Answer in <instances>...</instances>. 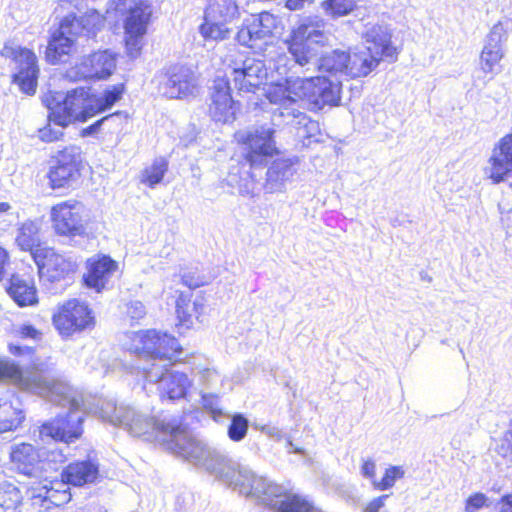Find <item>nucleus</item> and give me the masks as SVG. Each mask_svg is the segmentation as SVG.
Listing matches in <instances>:
<instances>
[{
  "mask_svg": "<svg viewBox=\"0 0 512 512\" xmlns=\"http://www.w3.org/2000/svg\"><path fill=\"white\" fill-rule=\"evenodd\" d=\"M182 283L190 289L198 288L206 283L197 270L183 271L181 274Z\"/></svg>",
  "mask_w": 512,
  "mask_h": 512,
  "instance_id": "de8ad7c7",
  "label": "nucleus"
},
{
  "mask_svg": "<svg viewBox=\"0 0 512 512\" xmlns=\"http://www.w3.org/2000/svg\"><path fill=\"white\" fill-rule=\"evenodd\" d=\"M227 419H230V423L227 429V435L229 439L234 442L242 441L246 437L248 432V419L241 413H236L231 417L228 416Z\"/></svg>",
  "mask_w": 512,
  "mask_h": 512,
  "instance_id": "a19ab883",
  "label": "nucleus"
},
{
  "mask_svg": "<svg viewBox=\"0 0 512 512\" xmlns=\"http://www.w3.org/2000/svg\"><path fill=\"white\" fill-rule=\"evenodd\" d=\"M77 37L79 35L74 34L69 21L64 18L51 35L46 49V60L52 65L61 62L64 56L72 52Z\"/></svg>",
  "mask_w": 512,
  "mask_h": 512,
  "instance_id": "412c9836",
  "label": "nucleus"
},
{
  "mask_svg": "<svg viewBox=\"0 0 512 512\" xmlns=\"http://www.w3.org/2000/svg\"><path fill=\"white\" fill-rule=\"evenodd\" d=\"M277 18L269 13L262 12L244 19L237 32L236 39L239 44L247 46L256 51H263L264 47L270 45L275 36Z\"/></svg>",
  "mask_w": 512,
  "mask_h": 512,
  "instance_id": "9d476101",
  "label": "nucleus"
},
{
  "mask_svg": "<svg viewBox=\"0 0 512 512\" xmlns=\"http://www.w3.org/2000/svg\"><path fill=\"white\" fill-rule=\"evenodd\" d=\"M165 443L173 453L203 467L239 494L262 497L264 488L274 495L281 493V488L268 485L247 467L240 466L216 449L196 439L182 427L178 418H176V428L170 431Z\"/></svg>",
  "mask_w": 512,
  "mask_h": 512,
  "instance_id": "f03ea898",
  "label": "nucleus"
},
{
  "mask_svg": "<svg viewBox=\"0 0 512 512\" xmlns=\"http://www.w3.org/2000/svg\"><path fill=\"white\" fill-rule=\"evenodd\" d=\"M314 0H287L286 7L289 10H299L304 7L305 3H313Z\"/></svg>",
  "mask_w": 512,
  "mask_h": 512,
  "instance_id": "0e129e2a",
  "label": "nucleus"
},
{
  "mask_svg": "<svg viewBox=\"0 0 512 512\" xmlns=\"http://www.w3.org/2000/svg\"><path fill=\"white\" fill-rule=\"evenodd\" d=\"M0 54L14 61L16 72L13 81L19 85L20 90L27 95L35 94L39 75L35 53L28 48L5 43Z\"/></svg>",
  "mask_w": 512,
  "mask_h": 512,
  "instance_id": "1a4fd4ad",
  "label": "nucleus"
},
{
  "mask_svg": "<svg viewBox=\"0 0 512 512\" xmlns=\"http://www.w3.org/2000/svg\"><path fill=\"white\" fill-rule=\"evenodd\" d=\"M388 498L389 495L386 494L372 499L362 512H383L382 509L385 507V502Z\"/></svg>",
  "mask_w": 512,
  "mask_h": 512,
  "instance_id": "864d4df0",
  "label": "nucleus"
},
{
  "mask_svg": "<svg viewBox=\"0 0 512 512\" xmlns=\"http://www.w3.org/2000/svg\"><path fill=\"white\" fill-rule=\"evenodd\" d=\"M280 115L285 118L287 125L296 129L298 138L311 139L319 134L320 129L318 122L311 120L305 113L297 109L280 112Z\"/></svg>",
  "mask_w": 512,
  "mask_h": 512,
  "instance_id": "7c9ffc66",
  "label": "nucleus"
},
{
  "mask_svg": "<svg viewBox=\"0 0 512 512\" xmlns=\"http://www.w3.org/2000/svg\"><path fill=\"white\" fill-rule=\"evenodd\" d=\"M362 38L369 50L379 62L387 60L395 62L399 51L392 43V33L388 26L382 24H367L362 32Z\"/></svg>",
  "mask_w": 512,
  "mask_h": 512,
  "instance_id": "dca6fc26",
  "label": "nucleus"
},
{
  "mask_svg": "<svg viewBox=\"0 0 512 512\" xmlns=\"http://www.w3.org/2000/svg\"><path fill=\"white\" fill-rule=\"evenodd\" d=\"M202 404L207 410H210L215 421L221 422L222 418H228L219 407V399L214 394L202 393Z\"/></svg>",
  "mask_w": 512,
  "mask_h": 512,
  "instance_id": "49530a36",
  "label": "nucleus"
},
{
  "mask_svg": "<svg viewBox=\"0 0 512 512\" xmlns=\"http://www.w3.org/2000/svg\"><path fill=\"white\" fill-rule=\"evenodd\" d=\"M126 308V313L132 320H140L146 315V308L141 301H130Z\"/></svg>",
  "mask_w": 512,
  "mask_h": 512,
  "instance_id": "8fccbe9b",
  "label": "nucleus"
},
{
  "mask_svg": "<svg viewBox=\"0 0 512 512\" xmlns=\"http://www.w3.org/2000/svg\"><path fill=\"white\" fill-rule=\"evenodd\" d=\"M151 16L148 5L131 8L125 20L126 47L131 56H136L140 50V42L145 35Z\"/></svg>",
  "mask_w": 512,
  "mask_h": 512,
  "instance_id": "6ab92c4d",
  "label": "nucleus"
},
{
  "mask_svg": "<svg viewBox=\"0 0 512 512\" xmlns=\"http://www.w3.org/2000/svg\"><path fill=\"white\" fill-rule=\"evenodd\" d=\"M43 103L49 110V119L60 127L72 122H85L96 115L93 97H89V89L79 87L62 93H49L43 97Z\"/></svg>",
  "mask_w": 512,
  "mask_h": 512,
  "instance_id": "0eeeda50",
  "label": "nucleus"
},
{
  "mask_svg": "<svg viewBox=\"0 0 512 512\" xmlns=\"http://www.w3.org/2000/svg\"><path fill=\"white\" fill-rule=\"evenodd\" d=\"M262 431L268 435L269 437H272V438H277L279 439L282 435V431L277 428V427H273V426H264L262 428Z\"/></svg>",
  "mask_w": 512,
  "mask_h": 512,
  "instance_id": "338daca9",
  "label": "nucleus"
},
{
  "mask_svg": "<svg viewBox=\"0 0 512 512\" xmlns=\"http://www.w3.org/2000/svg\"><path fill=\"white\" fill-rule=\"evenodd\" d=\"M503 222H507V227L512 228V209L508 211L506 217L502 218Z\"/></svg>",
  "mask_w": 512,
  "mask_h": 512,
  "instance_id": "774afa93",
  "label": "nucleus"
},
{
  "mask_svg": "<svg viewBox=\"0 0 512 512\" xmlns=\"http://www.w3.org/2000/svg\"><path fill=\"white\" fill-rule=\"evenodd\" d=\"M93 317L88 306L78 300H69L53 316V324L63 337L86 329Z\"/></svg>",
  "mask_w": 512,
  "mask_h": 512,
  "instance_id": "2eb2a0df",
  "label": "nucleus"
},
{
  "mask_svg": "<svg viewBox=\"0 0 512 512\" xmlns=\"http://www.w3.org/2000/svg\"><path fill=\"white\" fill-rule=\"evenodd\" d=\"M65 20L69 21L74 34L79 36H94L104 25V17L96 10L88 11L80 17L70 14L65 17Z\"/></svg>",
  "mask_w": 512,
  "mask_h": 512,
  "instance_id": "c756f323",
  "label": "nucleus"
},
{
  "mask_svg": "<svg viewBox=\"0 0 512 512\" xmlns=\"http://www.w3.org/2000/svg\"><path fill=\"white\" fill-rule=\"evenodd\" d=\"M167 170V162H153L142 171L140 180L142 183L153 188L162 181Z\"/></svg>",
  "mask_w": 512,
  "mask_h": 512,
  "instance_id": "79ce46f5",
  "label": "nucleus"
},
{
  "mask_svg": "<svg viewBox=\"0 0 512 512\" xmlns=\"http://www.w3.org/2000/svg\"><path fill=\"white\" fill-rule=\"evenodd\" d=\"M99 417L115 426H121L134 437L147 441L165 442L170 431L176 428V417H151L129 406H117L112 400H103L98 410Z\"/></svg>",
  "mask_w": 512,
  "mask_h": 512,
  "instance_id": "39448f33",
  "label": "nucleus"
},
{
  "mask_svg": "<svg viewBox=\"0 0 512 512\" xmlns=\"http://www.w3.org/2000/svg\"><path fill=\"white\" fill-rule=\"evenodd\" d=\"M347 52H349V60L347 59L349 77H365L376 69L380 63L366 48L361 50H348Z\"/></svg>",
  "mask_w": 512,
  "mask_h": 512,
  "instance_id": "cd10ccee",
  "label": "nucleus"
},
{
  "mask_svg": "<svg viewBox=\"0 0 512 512\" xmlns=\"http://www.w3.org/2000/svg\"><path fill=\"white\" fill-rule=\"evenodd\" d=\"M198 31L206 41H223L230 37L231 30L226 26V22L221 19L208 15L204 11L203 22Z\"/></svg>",
  "mask_w": 512,
  "mask_h": 512,
  "instance_id": "473e14b6",
  "label": "nucleus"
},
{
  "mask_svg": "<svg viewBox=\"0 0 512 512\" xmlns=\"http://www.w3.org/2000/svg\"><path fill=\"white\" fill-rule=\"evenodd\" d=\"M138 342L140 345L135 346L137 353L152 361L149 367H143L145 379L158 384L162 398H184L191 381L184 372L169 369L179 361L178 355L182 352L178 340L167 333L148 330L138 335Z\"/></svg>",
  "mask_w": 512,
  "mask_h": 512,
  "instance_id": "7ed1b4c3",
  "label": "nucleus"
},
{
  "mask_svg": "<svg viewBox=\"0 0 512 512\" xmlns=\"http://www.w3.org/2000/svg\"><path fill=\"white\" fill-rule=\"evenodd\" d=\"M197 136L195 125H188L180 135V141L184 146L191 144Z\"/></svg>",
  "mask_w": 512,
  "mask_h": 512,
  "instance_id": "13d9d810",
  "label": "nucleus"
},
{
  "mask_svg": "<svg viewBox=\"0 0 512 512\" xmlns=\"http://www.w3.org/2000/svg\"><path fill=\"white\" fill-rule=\"evenodd\" d=\"M0 371L8 376L22 390L39 395L62 407H68L65 416L41 426L40 435L57 441L71 443L82 435L84 412L80 409V400L71 396L69 386L60 379L54 364L39 363L31 370L23 371L13 363L0 362Z\"/></svg>",
  "mask_w": 512,
  "mask_h": 512,
  "instance_id": "f257e3e1",
  "label": "nucleus"
},
{
  "mask_svg": "<svg viewBox=\"0 0 512 512\" xmlns=\"http://www.w3.org/2000/svg\"><path fill=\"white\" fill-rule=\"evenodd\" d=\"M347 59L349 60V52L338 49L326 55L321 54L316 69L335 76H348Z\"/></svg>",
  "mask_w": 512,
  "mask_h": 512,
  "instance_id": "2f4dec72",
  "label": "nucleus"
},
{
  "mask_svg": "<svg viewBox=\"0 0 512 512\" xmlns=\"http://www.w3.org/2000/svg\"><path fill=\"white\" fill-rule=\"evenodd\" d=\"M314 89L311 90L308 108L321 110L325 106H336L340 101V83L334 82L324 76L313 78Z\"/></svg>",
  "mask_w": 512,
  "mask_h": 512,
  "instance_id": "393cba45",
  "label": "nucleus"
},
{
  "mask_svg": "<svg viewBox=\"0 0 512 512\" xmlns=\"http://www.w3.org/2000/svg\"><path fill=\"white\" fill-rule=\"evenodd\" d=\"M7 292L20 307L37 303V291L31 279L13 275L9 281Z\"/></svg>",
  "mask_w": 512,
  "mask_h": 512,
  "instance_id": "c85d7f7f",
  "label": "nucleus"
},
{
  "mask_svg": "<svg viewBox=\"0 0 512 512\" xmlns=\"http://www.w3.org/2000/svg\"><path fill=\"white\" fill-rule=\"evenodd\" d=\"M314 77L291 78L286 80L285 85H276L268 91V98L271 103L279 104L281 112L291 111L292 104L301 103L308 107L311 90L314 89Z\"/></svg>",
  "mask_w": 512,
  "mask_h": 512,
  "instance_id": "4468645a",
  "label": "nucleus"
},
{
  "mask_svg": "<svg viewBox=\"0 0 512 512\" xmlns=\"http://www.w3.org/2000/svg\"><path fill=\"white\" fill-rule=\"evenodd\" d=\"M51 221L59 236L76 237L86 233V216L82 203L64 201L51 208Z\"/></svg>",
  "mask_w": 512,
  "mask_h": 512,
  "instance_id": "ddd939ff",
  "label": "nucleus"
},
{
  "mask_svg": "<svg viewBox=\"0 0 512 512\" xmlns=\"http://www.w3.org/2000/svg\"><path fill=\"white\" fill-rule=\"evenodd\" d=\"M123 92V84H117L106 89L102 96L93 97L96 114L111 108L117 101L121 99Z\"/></svg>",
  "mask_w": 512,
  "mask_h": 512,
  "instance_id": "58836bf2",
  "label": "nucleus"
},
{
  "mask_svg": "<svg viewBox=\"0 0 512 512\" xmlns=\"http://www.w3.org/2000/svg\"><path fill=\"white\" fill-rule=\"evenodd\" d=\"M81 150L78 147L67 148L63 151L62 157L64 160H76V158L80 157Z\"/></svg>",
  "mask_w": 512,
  "mask_h": 512,
  "instance_id": "680f3d73",
  "label": "nucleus"
},
{
  "mask_svg": "<svg viewBox=\"0 0 512 512\" xmlns=\"http://www.w3.org/2000/svg\"><path fill=\"white\" fill-rule=\"evenodd\" d=\"M404 471L401 467L392 466L386 469V472L380 481L373 480V487L376 490H387L394 486L395 482L402 478Z\"/></svg>",
  "mask_w": 512,
  "mask_h": 512,
  "instance_id": "c03bdc74",
  "label": "nucleus"
},
{
  "mask_svg": "<svg viewBox=\"0 0 512 512\" xmlns=\"http://www.w3.org/2000/svg\"><path fill=\"white\" fill-rule=\"evenodd\" d=\"M507 39V32L501 22L495 24L487 36L484 47L490 49H503V43Z\"/></svg>",
  "mask_w": 512,
  "mask_h": 512,
  "instance_id": "a18cd8bd",
  "label": "nucleus"
},
{
  "mask_svg": "<svg viewBox=\"0 0 512 512\" xmlns=\"http://www.w3.org/2000/svg\"><path fill=\"white\" fill-rule=\"evenodd\" d=\"M99 475V464L89 458L83 461H76L67 465L61 472L62 484H69L81 487L94 483Z\"/></svg>",
  "mask_w": 512,
  "mask_h": 512,
  "instance_id": "b1692460",
  "label": "nucleus"
},
{
  "mask_svg": "<svg viewBox=\"0 0 512 512\" xmlns=\"http://www.w3.org/2000/svg\"><path fill=\"white\" fill-rule=\"evenodd\" d=\"M375 471H376V464L373 460L368 459V460L363 461V464L361 466V475L364 478L369 479L373 483V480H376L375 479Z\"/></svg>",
  "mask_w": 512,
  "mask_h": 512,
  "instance_id": "5fc2aeb1",
  "label": "nucleus"
},
{
  "mask_svg": "<svg viewBox=\"0 0 512 512\" xmlns=\"http://www.w3.org/2000/svg\"><path fill=\"white\" fill-rule=\"evenodd\" d=\"M116 67V58L108 50L98 51L82 58L81 62L73 68L69 75L79 79H105L109 77Z\"/></svg>",
  "mask_w": 512,
  "mask_h": 512,
  "instance_id": "f3484780",
  "label": "nucleus"
},
{
  "mask_svg": "<svg viewBox=\"0 0 512 512\" xmlns=\"http://www.w3.org/2000/svg\"><path fill=\"white\" fill-rule=\"evenodd\" d=\"M9 351L11 354H13L15 356H21V355H25V354L31 355L34 352L32 347L22 346L20 344H10Z\"/></svg>",
  "mask_w": 512,
  "mask_h": 512,
  "instance_id": "052dcab7",
  "label": "nucleus"
},
{
  "mask_svg": "<svg viewBox=\"0 0 512 512\" xmlns=\"http://www.w3.org/2000/svg\"><path fill=\"white\" fill-rule=\"evenodd\" d=\"M83 162H57L48 173L49 185L52 189L69 188L81 176Z\"/></svg>",
  "mask_w": 512,
  "mask_h": 512,
  "instance_id": "a878e982",
  "label": "nucleus"
},
{
  "mask_svg": "<svg viewBox=\"0 0 512 512\" xmlns=\"http://www.w3.org/2000/svg\"><path fill=\"white\" fill-rule=\"evenodd\" d=\"M358 0H325L321 7L325 14L332 18H339L350 14L356 7Z\"/></svg>",
  "mask_w": 512,
  "mask_h": 512,
  "instance_id": "ea45409f",
  "label": "nucleus"
},
{
  "mask_svg": "<svg viewBox=\"0 0 512 512\" xmlns=\"http://www.w3.org/2000/svg\"><path fill=\"white\" fill-rule=\"evenodd\" d=\"M40 224L37 221L27 220L18 229V235L16 237V244L23 251H30L33 256V252L39 247Z\"/></svg>",
  "mask_w": 512,
  "mask_h": 512,
  "instance_id": "72a5a7b5",
  "label": "nucleus"
},
{
  "mask_svg": "<svg viewBox=\"0 0 512 512\" xmlns=\"http://www.w3.org/2000/svg\"><path fill=\"white\" fill-rule=\"evenodd\" d=\"M201 379L209 385L210 382L218 380V374L214 370L204 369L201 372Z\"/></svg>",
  "mask_w": 512,
  "mask_h": 512,
  "instance_id": "69168bd1",
  "label": "nucleus"
},
{
  "mask_svg": "<svg viewBox=\"0 0 512 512\" xmlns=\"http://www.w3.org/2000/svg\"><path fill=\"white\" fill-rule=\"evenodd\" d=\"M164 94L169 98H186L197 90L196 77L193 71L184 66H175L169 69L164 84Z\"/></svg>",
  "mask_w": 512,
  "mask_h": 512,
  "instance_id": "aec40b11",
  "label": "nucleus"
},
{
  "mask_svg": "<svg viewBox=\"0 0 512 512\" xmlns=\"http://www.w3.org/2000/svg\"><path fill=\"white\" fill-rule=\"evenodd\" d=\"M499 150V155L504 156V160H512V133L503 137L494 151Z\"/></svg>",
  "mask_w": 512,
  "mask_h": 512,
  "instance_id": "3c124183",
  "label": "nucleus"
},
{
  "mask_svg": "<svg viewBox=\"0 0 512 512\" xmlns=\"http://www.w3.org/2000/svg\"><path fill=\"white\" fill-rule=\"evenodd\" d=\"M23 496L12 483L0 484V512H22Z\"/></svg>",
  "mask_w": 512,
  "mask_h": 512,
  "instance_id": "f704fd0d",
  "label": "nucleus"
},
{
  "mask_svg": "<svg viewBox=\"0 0 512 512\" xmlns=\"http://www.w3.org/2000/svg\"><path fill=\"white\" fill-rule=\"evenodd\" d=\"M10 460L18 472L27 476H37L44 469L38 450L28 443L12 446Z\"/></svg>",
  "mask_w": 512,
  "mask_h": 512,
  "instance_id": "5701e85b",
  "label": "nucleus"
},
{
  "mask_svg": "<svg viewBox=\"0 0 512 512\" xmlns=\"http://www.w3.org/2000/svg\"><path fill=\"white\" fill-rule=\"evenodd\" d=\"M117 268V262L110 256L98 255L92 257L87 261L88 272L84 275V282L87 287L100 292Z\"/></svg>",
  "mask_w": 512,
  "mask_h": 512,
  "instance_id": "4be33fe9",
  "label": "nucleus"
},
{
  "mask_svg": "<svg viewBox=\"0 0 512 512\" xmlns=\"http://www.w3.org/2000/svg\"><path fill=\"white\" fill-rule=\"evenodd\" d=\"M23 419L24 414L21 408L7 401L0 403V432L18 428Z\"/></svg>",
  "mask_w": 512,
  "mask_h": 512,
  "instance_id": "c9c22d12",
  "label": "nucleus"
},
{
  "mask_svg": "<svg viewBox=\"0 0 512 512\" xmlns=\"http://www.w3.org/2000/svg\"><path fill=\"white\" fill-rule=\"evenodd\" d=\"M325 22L320 18H306L293 30L286 41L287 52L295 64L306 67L307 71L316 70L321 48L328 42Z\"/></svg>",
  "mask_w": 512,
  "mask_h": 512,
  "instance_id": "423d86ee",
  "label": "nucleus"
},
{
  "mask_svg": "<svg viewBox=\"0 0 512 512\" xmlns=\"http://www.w3.org/2000/svg\"><path fill=\"white\" fill-rule=\"evenodd\" d=\"M488 498L483 493H475L466 500L465 512H477L483 508Z\"/></svg>",
  "mask_w": 512,
  "mask_h": 512,
  "instance_id": "09e8293b",
  "label": "nucleus"
},
{
  "mask_svg": "<svg viewBox=\"0 0 512 512\" xmlns=\"http://www.w3.org/2000/svg\"><path fill=\"white\" fill-rule=\"evenodd\" d=\"M17 333L22 339L40 340L42 336V333L31 324L21 325Z\"/></svg>",
  "mask_w": 512,
  "mask_h": 512,
  "instance_id": "603ef678",
  "label": "nucleus"
},
{
  "mask_svg": "<svg viewBox=\"0 0 512 512\" xmlns=\"http://www.w3.org/2000/svg\"><path fill=\"white\" fill-rule=\"evenodd\" d=\"M503 56V49H490L484 47L480 56L481 70L486 74H498L501 70L500 61Z\"/></svg>",
  "mask_w": 512,
  "mask_h": 512,
  "instance_id": "4c0bfd02",
  "label": "nucleus"
},
{
  "mask_svg": "<svg viewBox=\"0 0 512 512\" xmlns=\"http://www.w3.org/2000/svg\"><path fill=\"white\" fill-rule=\"evenodd\" d=\"M47 498H49L56 505L62 504L70 499V494L66 491L59 492L55 489H50L47 491Z\"/></svg>",
  "mask_w": 512,
  "mask_h": 512,
  "instance_id": "bf43d9fd",
  "label": "nucleus"
},
{
  "mask_svg": "<svg viewBox=\"0 0 512 512\" xmlns=\"http://www.w3.org/2000/svg\"><path fill=\"white\" fill-rule=\"evenodd\" d=\"M9 261V254L8 252L0 247V281L3 279L5 274V266Z\"/></svg>",
  "mask_w": 512,
  "mask_h": 512,
  "instance_id": "e2e57ef3",
  "label": "nucleus"
},
{
  "mask_svg": "<svg viewBox=\"0 0 512 512\" xmlns=\"http://www.w3.org/2000/svg\"><path fill=\"white\" fill-rule=\"evenodd\" d=\"M62 135V131L54 130L50 127H44L39 130V137L42 141L51 142L57 140Z\"/></svg>",
  "mask_w": 512,
  "mask_h": 512,
  "instance_id": "4d7b16f0",
  "label": "nucleus"
},
{
  "mask_svg": "<svg viewBox=\"0 0 512 512\" xmlns=\"http://www.w3.org/2000/svg\"><path fill=\"white\" fill-rule=\"evenodd\" d=\"M292 162H236L223 180L242 196L255 197L266 193H281L294 175Z\"/></svg>",
  "mask_w": 512,
  "mask_h": 512,
  "instance_id": "20e7f679",
  "label": "nucleus"
},
{
  "mask_svg": "<svg viewBox=\"0 0 512 512\" xmlns=\"http://www.w3.org/2000/svg\"><path fill=\"white\" fill-rule=\"evenodd\" d=\"M228 68L235 87L244 92H254L267 80V68L263 60L242 54L229 56Z\"/></svg>",
  "mask_w": 512,
  "mask_h": 512,
  "instance_id": "9b49d317",
  "label": "nucleus"
},
{
  "mask_svg": "<svg viewBox=\"0 0 512 512\" xmlns=\"http://www.w3.org/2000/svg\"><path fill=\"white\" fill-rule=\"evenodd\" d=\"M119 116H120V113H116V114H112V115L103 117L102 119L96 121L94 124L84 128L83 131H82V135L83 136H91V135L97 133L99 131L101 125L105 121L110 120V119H112L114 117H119Z\"/></svg>",
  "mask_w": 512,
  "mask_h": 512,
  "instance_id": "6e6d98bb",
  "label": "nucleus"
},
{
  "mask_svg": "<svg viewBox=\"0 0 512 512\" xmlns=\"http://www.w3.org/2000/svg\"><path fill=\"white\" fill-rule=\"evenodd\" d=\"M33 259L38 267L40 280L51 294L62 293L70 285L77 269L75 261L51 248L36 249Z\"/></svg>",
  "mask_w": 512,
  "mask_h": 512,
  "instance_id": "6e6552de",
  "label": "nucleus"
},
{
  "mask_svg": "<svg viewBox=\"0 0 512 512\" xmlns=\"http://www.w3.org/2000/svg\"><path fill=\"white\" fill-rule=\"evenodd\" d=\"M485 175L493 183L505 181L512 177V162H491V165L485 168Z\"/></svg>",
  "mask_w": 512,
  "mask_h": 512,
  "instance_id": "37998d69",
  "label": "nucleus"
},
{
  "mask_svg": "<svg viewBox=\"0 0 512 512\" xmlns=\"http://www.w3.org/2000/svg\"><path fill=\"white\" fill-rule=\"evenodd\" d=\"M229 80L218 77L211 87L209 114L216 122L230 123L235 120L237 106L230 93Z\"/></svg>",
  "mask_w": 512,
  "mask_h": 512,
  "instance_id": "a211bd4d",
  "label": "nucleus"
},
{
  "mask_svg": "<svg viewBox=\"0 0 512 512\" xmlns=\"http://www.w3.org/2000/svg\"><path fill=\"white\" fill-rule=\"evenodd\" d=\"M274 134V128L261 125L239 130L234 138L247 152L246 160H254V157L273 158L282 155L274 140Z\"/></svg>",
  "mask_w": 512,
  "mask_h": 512,
  "instance_id": "f8f14e48",
  "label": "nucleus"
},
{
  "mask_svg": "<svg viewBox=\"0 0 512 512\" xmlns=\"http://www.w3.org/2000/svg\"><path fill=\"white\" fill-rule=\"evenodd\" d=\"M205 12L224 22H230L239 16V7L235 0H214Z\"/></svg>",
  "mask_w": 512,
  "mask_h": 512,
  "instance_id": "e433bc0d",
  "label": "nucleus"
},
{
  "mask_svg": "<svg viewBox=\"0 0 512 512\" xmlns=\"http://www.w3.org/2000/svg\"><path fill=\"white\" fill-rule=\"evenodd\" d=\"M205 310L206 300L202 294L195 295L193 300L181 294L176 301L178 319L186 327L193 324V319L198 320L205 313Z\"/></svg>",
  "mask_w": 512,
  "mask_h": 512,
  "instance_id": "bb28decb",
  "label": "nucleus"
}]
</instances>
